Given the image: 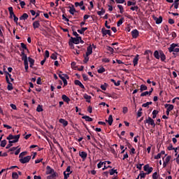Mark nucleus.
Listing matches in <instances>:
<instances>
[{
    "instance_id": "obj_1",
    "label": "nucleus",
    "mask_w": 179,
    "mask_h": 179,
    "mask_svg": "<svg viewBox=\"0 0 179 179\" xmlns=\"http://www.w3.org/2000/svg\"><path fill=\"white\" fill-rule=\"evenodd\" d=\"M6 139L8 141H12L13 139L14 141L19 142V139H20V134H18V135L9 134V136H7Z\"/></svg>"
},
{
    "instance_id": "obj_13",
    "label": "nucleus",
    "mask_w": 179,
    "mask_h": 179,
    "mask_svg": "<svg viewBox=\"0 0 179 179\" xmlns=\"http://www.w3.org/2000/svg\"><path fill=\"white\" fill-rule=\"evenodd\" d=\"M154 20H155V23L157 24H160L162 23V22H163V17H162V16H159V17H155L154 18Z\"/></svg>"
},
{
    "instance_id": "obj_62",
    "label": "nucleus",
    "mask_w": 179,
    "mask_h": 179,
    "mask_svg": "<svg viewBox=\"0 0 179 179\" xmlns=\"http://www.w3.org/2000/svg\"><path fill=\"white\" fill-rule=\"evenodd\" d=\"M50 58L52 59H57V55H55V53H52L50 56Z\"/></svg>"
},
{
    "instance_id": "obj_40",
    "label": "nucleus",
    "mask_w": 179,
    "mask_h": 179,
    "mask_svg": "<svg viewBox=\"0 0 179 179\" xmlns=\"http://www.w3.org/2000/svg\"><path fill=\"white\" fill-rule=\"evenodd\" d=\"M0 142H1L0 146L1 148H5V146H6V143H7L6 140H3V141H1Z\"/></svg>"
},
{
    "instance_id": "obj_55",
    "label": "nucleus",
    "mask_w": 179,
    "mask_h": 179,
    "mask_svg": "<svg viewBox=\"0 0 179 179\" xmlns=\"http://www.w3.org/2000/svg\"><path fill=\"white\" fill-rule=\"evenodd\" d=\"M49 57H50V52L48 50H45L44 58L47 59V58H49Z\"/></svg>"
},
{
    "instance_id": "obj_7",
    "label": "nucleus",
    "mask_w": 179,
    "mask_h": 179,
    "mask_svg": "<svg viewBox=\"0 0 179 179\" xmlns=\"http://www.w3.org/2000/svg\"><path fill=\"white\" fill-rule=\"evenodd\" d=\"M92 54H93V47L92 46V45H90L87 48V52H86L85 55H92Z\"/></svg>"
},
{
    "instance_id": "obj_26",
    "label": "nucleus",
    "mask_w": 179,
    "mask_h": 179,
    "mask_svg": "<svg viewBox=\"0 0 179 179\" xmlns=\"http://www.w3.org/2000/svg\"><path fill=\"white\" fill-rule=\"evenodd\" d=\"M28 61L29 62L30 68H33V66H34V59L31 57H28Z\"/></svg>"
},
{
    "instance_id": "obj_18",
    "label": "nucleus",
    "mask_w": 179,
    "mask_h": 179,
    "mask_svg": "<svg viewBox=\"0 0 179 179\" xmlns=\"http://www.w3.org/2000/svg\"><path fill=\"white\" fill-rule=\"evenodd\" d=\"M165 108H167L169 111H173L174 110V106L171 104H165Z\"/></svg>"
},
{
    "instance_id": "obj_36",
    "label": "nucleus",
    "mask_w": 179,
    "mask_h": 179,
    "mask_svg": "<svg viewBox=\"0 0 179 179\" xmlns=\"http://www.w3.org/2000/svg\"><path fill=\"white\" fill-rule=\"evenodd\" d=\"M122 23H124V17L120 18V20L117 22V27H120V26H121Z\"/></svg>"
},
{
    "instance_id": "obj_49",
    "label": "nucleus",
    "mask_w": 179,
    "mask_h": 179,
    "mask_svg": "<svg viewBox=\"0 0 179 179\" xmlns=\"http://www.w3.org/2000/svg\"><path fill=\"white\" fill-rule=\"evenodd\" d=\"M118 9H120V13H124V6L122 5H117Z\"/></svg>"
},
{
    "instance_id": "obj_56",
    "label": "nucleus",
    "mask_w": 179,
    "mask_h": 179,
    "mask_svg": "<svg viewBox=\"0 0 179 179\" xmlns=\"http://www.w3.org/2000/svg\"><path fill=\"white\" fill-rule=\"evenodd\" d=\"M161 158H162V155H161L160 153H158L157 155H155V156L154 157V159H155V160H159V159H161Z\"/></svg>"
},
{
    "instance_id": "obj_29",
    "label": "nucleus",
    "mask_w": 179,
    "mask_h": 179,
    "mask_svg": "<svg viewBox=\"0 0 179 179\" xmlns=\"http://www.w3.org/2000/svg\"><path fill=\"white\" fill-rule=\"evenodd\" d=\"M113 120L112 115H109L108 120H106V122H108L109 124V125H113Z\"/></svg>"
},
{
    "instance_id": "obj_43",
    "label": "nucleus",
    "mask_w": 179,
    "mask_h": 179,
    "mask_svg": "<svg viewBox=\"0 0 179 179\" xmlns=\"http://www.w3.org/2000/svg\"><path fill=\"white\" fill-rule=\"evenodd\" d=\"M98 73H103L106 72V69L104 67H101L97 70Z\"/></svg>"
},
{
    "instance_id": "obj_37",
    "label": "nucleus",
    "mask_w": 179,
    "mask_h": 179,
    "mask_svg": "<svg viewBox=\"0 0 179 179\" xmlns=\"http://www.w3.org/2000/svg\"><path fill=\"white\" fill-rule=\"evenodd\" d=\"M159 114V111L158 110H154L152 111V118L153 120H155V118H156L157 115Z\"/></svg>"
},
{
    "instance_id": "obj_22",
    "label": "nucleus",
    "mask_w": 179,
    "mask_h": 179,
    "mask_svg": "<svg viewBox=\"0 0 179 179\" xmlns=\"http://www.w3.org/2000/svg\"><path fill=\"white\" fill-rule=\"evenodd\" d=\"M59 122H60V124H62V125L64 127H67L68 126V121H66L64 119H62V118L59 119Z\"/></svg>"
},
{
    "instance_id": "obj_47",
    "label": "nucleus",
    "mask_w": 179,
    "mask_h": 179,
    "mask_svg": "<svg viewBox=\"0 0 179 179\" xmlns=\"http://www.w3.org/2000/svg\"><path fill=\"white\" fill-rule=\"evenodd\" d=\"M57 172L53 171V173L50 176H49V178L55 179V177H57Z\"/></svg>"
},
{
    "instance_id": "obj_61",
    "label": "nucleus",
    "mask_w": 179,
    "mask_h": 179,
    "mask_svg": "<svg viewBox=\"0 0 179 179\" xmlns=\"http://www.w3.org/2000/svg\"><path fill=\"white\" fill-rule=\"evenodd\" d=\"M20 4L22 8H24V6H26V3L24 1H20Z\"/></svg>"
},
{
    "instance_id": "obj_31",
    "label": "nucleus",
    "mask_w": 179,
    "mask_h": 179,
    "mask_svg": "<svg viewBox=\"0 0 179 179\" xmlns=\"http://www.w3.org/2000/svg\"><path fill=\"white\" fill-rule=\"evenodd\" d=\"M86 30H87V27H83L81 29H78L77 31L80 34H83Z\"/></svg>"
},
{
    "instance_id": "obj_42",
    "label": "nucleus",
    "mask_w": 179,
    "mask_h": 179,
    "mask_svg": "<svg viewBox=\"0 0 179 179\" xmlns=\"http://www.w3.org/2000/svg\"><path fill=\"white\" fill-rule=\"evenodd\" d=\"M83 5H84L83 1H81L80 3L79 2L75 3V6L76 8H78V6H83Z\"/></svg>"
},
{
    "instance_id": "obj_23",
    "label": "nucleus",
    "mask_w": 179,
    "mask_h": 179,
    "mask_svg": "<svg viewBox=\"0 0 179 179\" xmlns=\"http://www.w3.org/2000/svg\"><path fill=\"white\" fill-rule=\"evenodd\" d=\"M62 99L64 101H65L66 103H69V101H71V99H69V97H68L66 95L63 94L62 96Z\"/></svg>"
},
{
    "instance_id": "obj_57",
    "label": "nucleus",
    "mask_w": 179,
    "mask_h": 179,
    "mask_svg": "<svg viewBox=\"0 0 179 179\" xmlns=\"http://www.w3.org/2000/svg\"><path fill=\"white\" fill-rule=\"evenodd\" d=\"M101 89L102 90H107V83H105L104 85H101Z\"/></svg>"
},
{
    "instance_id": "obj_4",
    "label": "nucleus",
    "mask_w": 179,
    "mask_h": 179,
    "mask_svg": "<svg viewBox=\"0 0 179 179\" xmlns=\"http://www.w3.org/2000/svg\"><path fill=\"white\" fill-rule=\"evenodd\" d=\"M144 124H149V125H152V127H156L155 120L150 117H148L147 120H144Z\"/></svg>"
},
{
    "instance_id": "obj_5",
    "label": "nucleus",
    "mask_w": 179,
    "mask_h": 179,
    "mask_svg": "<svg viewBox=\"0 0 179 179\" xmlns=\"http://www.w3.org/2000/svg\"><path fill=\"white\" fill-rule=\"evenodd\" d=\"M143 170H144V171H147L148 174H150V173H152V171H153V168L149 166V164H146L144 166Z\"/></svg>"
},
{
    "instance_id": "obj_28",
    "label": "nucleus",
    "mask_w": 179,
    "mask_h": 179,
    "mask_svg": "<svg viewBox=\"0 0 179 179\" xmlns=\"http://www.w3.org/2000/svg\"><path fill=\"white\" fill-rule=\"evenodd\" d=\"M154 57L156 59H160V52H159V50H155L154 52Z\"/></svg>"
},
{
    "instance_id": "obj_27",
    "label": "nucleus",
    "mask_w": 179,
    "mask_h": 179,
    "mask_svg": "<svg viewBox=\"0 0 179 179\" xmlns=\"http://www.w3.org/2000/svg\"><path fill=\"white\" fill-rule=\"evenodd\" d=\"M83 120H85V121H87L88 122H92L93 121V118L87 116V115H84L82 117Z\"/></svg>"
},
{
    "instance_id": "obj_12",
    "label": "nucleus",
    "mask_w": 179,
    "mask_h": 179,
    "mask_svg": "<svg viewBox=\"0 0 179 179\" xmlns=\"http://www.w3.org/2000/svg\"><path fill=\"white\" fill-rule=\"evenodd\" d=\"M62 73V71H59V78H60V79H62V80H64L66 78V79H69V76H68L67 74H61Z\"/></svg>"
},
{
    "instance_id": "obj_45",
    "label": "nucleus",
    "mask_w": 179,
    "mask_h": 179,
    "mask_svg": "<svg viewBox=\"0 0 179 179\" xmlns=\"http://www.w3.org/2000/svg\"><path fill=\"white\" fill-rule=\"evenodd\" d=\"M20 45L22 48H23V50H27V52H29V49H27V45H26V44H24V43H21Z\"/></svg>"
},
{
    "instance_id": "obj_38",
    "label": "nucleus",
    "mask_w": 179,
    "mask_h": 179,
    "mask_svg": "<svg viewBox=\"0 0 179 179\" xmlns=\"http://www.w3.org/2000/svg\"><path fill=\"white\" fill-rule=\"evenodd\" d=\"M84 64H87L89 62V55H84V60H83Z\"/></svg>"
},
{
    "instance_id": "obj_17",
    "label": "nucleus",
    "mask_w": 179,
    "mask_h": 179,
    "mask_svg": "<svg viewBox=\"0 0 179 179\" xmlns=\"http://www.w3.org/2000/svg\"><path fill=\"white\" fill-rule=\"evenodd\" d=\"M79 156H80L83 160H85L86 157H87V153L85 151L80 152Z\"/></svg>"
},
{
    "instance_id": "obj_52",
    "label": "nucleus",
    "mask_w": 179,
    "mask_h": 179,
    "mask_svg": "<svg viewBox=\"0 0 179 179\" xmlns=\"http://www.w3.org/2000/svg\"><path fill=\"white\" fill-rule=\"evenodd\" d=\"M138 9H139V7H138V6H134L130 8L131 10H136V12H138Z\"/></svg>"
},
{
    "instance_id": "obj_58",
    "label": "nucleus",
    "mask_w": 179,
    "mask_h": 179,
    "mask_svg": "<svg viewBox=\"0 0 179 179\" xmlns=\"http://www.w3.org/2000/svg\"><path fill=\"white\" fill-rule=\"evenodd\" d=\"M122 113H123V114H127V113H128V108L127 107H123Z\"/></svg>"
},
{
    "instance_id": "obj_8",
    "label": "nucleus",
    "mask_w": 179,
    "mask_h": 179,
    "mask_svg": "<svg viewBox=\"0 0 179 179\" xmlns=\"http://www.w3.org/2000/svg\"><path fill=\"white\" fill-rule=\"evenodd\" d=\"M8 11L10 13L9 18L10 19H13L16 15H15V13L13 12V7H8Z\"/></svg>"
},
{
    "instance_id": "obj_33",
    "label": "nucleus",
    "mask_w": 179,
    "mask_h": 179,
    "mask_svg": "<svg viewBox=\"0 0 179 179\" xmlns=\"http://www.w3.org/2000/svg\"><path fill=\"white\" fill-rule=\"evenodd\" d=\"M84 99H85V100H87V103H90V99H92V96L90 95H87V94H85Z\"/></svg>"
},
{
    "instance_id": "obj_16",
    "label": "nucleus",
    "mask_w": 179,
    "mask_h": 179,
    "mask_svg": "<svg viewBox=\"0 0 179 179\" xmlns=\"http://www.w3.org/2000/svg\"><path fill=\"white\" fill-rule=\"evenodd\" d=\"M138 61H139V55H136L133 59L134 66H136V65H138Z\"/></svg>"
},
{
    "instance_id": "obj_21",
    "label": "nucleus",
    "mask_w": 179,
    "mask_h": 179,
    "mask_svg": "<svg viewBox=\"0 0 179 179\" xmlns=\"http://www.w3.org/2000/svg\"><path fill=\"white\" fill-rule=\"evenodd\" d=\"M54 173V169H51V166H48L46 167V174H52Z\"/></svg>"
},
{
    "instance_id": "obj_19",
    "label": "nucleus",
    "mask_w": 179,
    "mask_h": 179,
    "mask_svg": "<svg viewBox=\"0 0 179 179\" xmlns=\"http://www.w3.org/2000/svg\"><path fill=\"white\" fill-rule=\"evenodd\" d=\"M34 29H38V27H40V21L39 20H36L35 22H33L32 24Z\"/></svg>"
},
{
    "instance_id": "obj_3",
    "label": "nucleus",
    "mask_w": 179,
    "mask_h": 179,
    "mask_svg": "<svg viewBox=\"0 0 179 179\" xmlns=\"http://www.w3.org/2000/svg\"><path fill=\"white\" fill-rule=\"evenodd\" d=\"M101 33L102 34L103 37H106V36H111V30L110 29H106V28L103 27L101 29Z\"/></svg>"
},
{
    "instance_id": "obj_48",
    "label": "nucleus",
    "mask_w": 179,
    "mask_h": 179,
    "mask_svg": "<svg viewBox=\"0 0 179 179\" xmlns=\"http://www.w3.org/2000/svg\"><path fill=\"white\" fill-rule=\"evenodd\" d=\"M26 155H27V152L24 151V152H22L19 155V158L20 159H23V157L24 156H26Z\"/></svg>"
},
{
    "instance_id": "obj_15",
    "label": "nucleus",
    "mask_w": 179,
    "mask_h": 179,
    "mask_svg": "<svg viewBox=\"0 0 179 179\" xmlns=\"http://www.w3.org/2000/svg\"><path fill=\"white\" fill-rule=\"evenodd\" d=\"M74 83L75 85H76V86H80L81 89H85V85H83V84H82V83L79 80H76L74 81Z\"/></svg>"
},
{
    "instance_id": "obj_34",
    "label": "nucleus",
    "mask_w": 179,
    "mask_h": 179,
    "mask_svg": "<svg viewBox=\"0 0 179 179\" xmlns=\"http://www.w3.org/2000/svg\"><path fill=\"white\" fill-rule=\"evenodd\" d=\"M144 90H148V86L145 85H141L140 86V92H144Z\"/></svg>"
},
{
    "instance_id": "obj_46",
    "label": "nucleus",
    "mask_w": 179,
    "mask_h": 179,
    "mask_svg": "<svg viewBox=\"0 0 179 179\" xmlns=\"http://www.w3.org/2000/svg\"><path fill=\"white\" fill-rule=\"evenodd\" d=\"M137 117L138 118L142 117V108H140L137 113Z\"/></svg>"
},
{
    "instance_id": "obj_53",
    "label": "nucleus",
    "mask_w": 179,
    "mask_h": 179,
    "mask_svg": "<svg viewBox=\"0 0 179 179\" xmlns=\"http://www.w3.org/2000/svg\"><path fill=\"white\" fill-rule=\"evenodd\" d=\"M151 104H152V101L147 102V103H143V104L142 105V107H145V108L149 107V106H150Z\"/></svg>"
},
{
    "instance_id": "obj_20",
    "label": "nucleus",
    "mask_w": 179,
    "mask_h": 179,
    "mask_svg": "<svg viewBox=\"0 0 179 179\" xmlns=\"http://www.w3.org/2000/svg\"><path fill=\"white\" fill-rule=\"evenodd\" d=\"M69 8L70 9L69 13H71V15H75V12H78V11H76V9L73 6V5H72V6H69Z\"/></svg>"
},
{
    "instance_id": "obj_44",
    "label": "nucleus",
    "mask_w": 179,
    "mask_h": 179,
    "mask_svg": "<svg viewBox=\"0 0 179 179\" xmlns=\"http://www.w3.org/2000/svg\"><path fill=\"white\" fill-rule=\"evenodd\" d=\"M136 5V2H132L131 1H127V6H135Z\"/></svg>"
},
{
    "instance_id": "obj_35",
    "label": "nucleus",
    "mask_w": 179,
    "mask_h": 179,
    "mask_svg": "<svg viewBox=\"0 0 179 179\" xmlns=\"http://www.w3.org/2000/svg\"><path fill=\"white\" fill-rule=\"evenodd\" d=\"M71 174H72V171L67 173H66V171H64V179L69 178V176H71Z\"/></svg>"
},
{
    "instance_id": "obj_63",
    "label": "nucleus",
    "mask_w": 179,
    "mask_h": 179,
    "mask_svg": "<svg viewBox=\"0 0 179 179\" xmlns=\"http://www.w3.org/2000/svg\"><path fill=\"white\" fill-rule=\"evenodd\" d=\"M139 176L141 178H145L146 177V173H141L139 174Z\"/></svg>"
},
{
    "instance_id": "obj_32",
    "label": "nucleus",
    "mask_w": 179,
    "mask_h": 179,
    "mask_svg": "<svg viewBox=\"0 0 179 179\" xmlns=\"http://www.w3.org/2000/svg\"><path fill=\"white\" fill-rule=\"evenodd\" d=\"M29 17V15L27 13H24L20 17V20H26Z\"/></svg>"
},
{
    "instance_id": "obj_14",
    "label": "nucleus",
    "mask_w": 179,
    "mask_h": 179,
    "mask_svg": "<svg viewBox=\"0 0 179 179\" xmlns=\"http://www.w3.org/2000/svg\"><path fill=\"white\" fill-rule=\"evenodd\" d=\"M159 55H160L159 58H161L162 62H164L166 61V55H164V52H163V51L160 50Z\"/></svg>"
},
{
    "instance_id": "obj_41",
    "label": "nucleus",
    "mask_w": 179,
    "mask_h": 179,
    "mask_svg": "<svg viewBox=\"0 0 179 179\" xmlns=\"http://www.w3.org/2000/svg\"><path fill=\"white\" fill-rule=\"evenodd\" d=\"M170 160H171V156L169 155L168 157H166L165 160L164 162L169 164L170 163Z\"/></svg>"
},
{
    "instance_id": "obj_25",
    "label": "nucleus",
    "mask_w": 179,
    "mask_h": 179,
    "mask_svg": "<svg viewBox=\"0 0 179 179\" xmlns=\"http://www.w3.org/2000/svg\"><path fill=\"white\" fill-rule=\"evenodd\" d=\"M70 43H72L73 44H79V41L77 38L71 37L70 39Z\"/></svg>"
},
{
    "instance_id": "obj_60",
    "label": "nucleus",
    "mask_w": 179,
    "mask_h": 179,
    "mask_svg": "<svg viewBox=\"0 0 179 179\" xmlns=\"http://www.w3.org/2000/svg\"><path fill=\"white\" fill-rule=\"evenodd\" d=\"M174 52H179V48H174L173 49V55H176V54Z\"/></svg>"
},
{
    "instance_id": "obj_59",
    "label": "nucleus",
    "mask_w": 179,
    "mask_h": 179,
    "mask_svg": "<svg viewBox=\"0 0 179 179\" xmlns=\"http://www.w3.org/2000/svg\"><path fill=\"white\" fill-rule=\"evenodd\" d=\"M107 50L110 52H114V49L111 46H107Z\"/></svg>"
},
{
    "instance_id": "obj_54",
    "label": "nucleus",
    "mask_w": 179,
    "mask_h": 179,
    "mask_svg": "<svg viewBox=\"0 0 179 179\" xmlns=\"http://www.w3.org/2000/svg\"><path fill=\"white\" fill-rule=\"evenodd\" d=\"M103 164H106V162H100L97 164L98 169H101V167H103Z\"/></svg>"
},
{
    "instance_id": "obj_6",
    "label": "nucleus",
    "mask_w": 179,
    "mask_h": 179,
    "mask_svg": "<svg viewBox=\"0 0 179 179\" xmlns=\"http://www.w3.org/2000/svg\"><path fill=\"white\" fill-rule=\"evenodd\" d=\"M131 36L134 38H138V37H139V31H138V29H134L131 31Z\"/></svg>"
},
{
    "instance_id": "obj_9",
    "label": "nucleus",
    "mask_w": 179,
    "mask_h": 179,
    "mask_svg": "<svg viewBox=\"0 0 179 179\" xmlns=\"http://www.w3.org/2000/svg\"><path fill=\"white\" fill-rule=\"evenodd\" d=\"M149 54H150V55H153V52H152V50H145L144 52V55H146V59L147 61H150V57H149Z\"/></svg>"
},
{
    "instance_id": "obj_51",
    "label": "nucleus",
    "mask_w": 179,
    "mask_h": 179,
    "mask_svg": "<svg viewBox=\"0 0 179 179\" xmlns=\"http://www.w3.org/2000/svg\"><path fill=\"white\" fill-rule=\"evenodd\" d=\"M5 75H6V80L7 81V78H12V74L9 73L8 71H5Z\"/></svg>"
},
{
    "instance_id": "obj_30",
    "label": "nucleus",
    "mask_w": 179,
    "mask_h": 179,
    "mask_svg": "<svg viewBox=\"0 0 179 179\" xmlns=\"http://www.w3.org/2000/svg\"><path fill=\"white\" fill-rule=\"evenodd\" d=\"M110 176H114V174H118V171L117 169H112L109 171Z\"/></svg>"
},
{
    "instance_id": "obj_64",
    "label": "nucleus",
    "mask_w": 179,
    "mask_h": 179,
    "mask_svg": "<svg viewBox=\"0 0 179 179\" xmlns=\"http://www.w3.org/2000/svg\"><path fill=\"white\" fill-rule=\"evenodd\" d=\"M152 178H153V179H157V172H155V173L152 174Z\"/></svg>"
},
{
    "instance_id": "obj_2",
    "label": "nucleus",
    "mask_w": 179,
    "mask_h": 179,
    "mask_svg": "<svg viewBox=\"0 0 179 179\" xmlns=\"http://www.w3.org/2000/svg\"><path fill=\"white\" fill-rule=\"evenodd\" d=\"M31 159V156L28 155L23 158H20V162L22 163V164H26V163H29V162H30Z\"/></svg>"
},
{
    "instance_id": "obj_39",
    "label": "nucleus",
    "mask_w": 179,
    "mask_h": 179,
    "mask_svg": "<svg viewBox=\"0 0 179 179\" xmlns=\"http://www.w3.org/2000/svg\"><path fill=\"white\" fill-rule=\"evenodd\" d=\"M12 178L13 179H17L19 178V175L16 172H13L12 173Z\"/></svg>"
},
{
    "instance_id": "obj_50",
    "label": "nucleus",
    "mask_w": 179,
    "mask_h": 179,
    "mask_svg": "<svg viewBox=\"0 0 179 179\" xmlns=\"http://www.w3.org/2000/svg\"><path fill=\"white\" fill-rule=\"evenodd\" d=\"M36 111L38 113H41V111H43V106L41 105H38L37 108H36Z\"/></svg>"
},
{
    "instance_id": "obj_24",
    "label": "nucleus",
    "mask_w": 179,
    "mask_h": 179,
    "mask_svg": "<svg viewBox=\"0 0 179 179\" xmlns=\"http://www.w3.org/2000/svg\"><path fill=\"white\" fill-rule=\"evenodd\" d=\"M152 94V91H145L141 94V97H145V96H150Z\"/></svg>"
},
{
    "instance_id": "obj_11",
    "label": "nucleus",
    "mask_w": 179,
    "mask_h": 179,
    "mask_svg": "<svg viewBox=\"0 0 179 179\" xmlns=\"http://www.w3.org/2000/svg\"><path fill=\"white\" fill-rule=\"evenodd\" d=\"M6 83L8 84L7 86L8 90H13V85L10 83V80H9V78L7 77V81Z\"/></svg>"
},
{
    "instance_id": "obj_10",
    "label": "nucleus",
    "mask_w": 179,
    "mask_h": 179,
    "mask_svg": "<svg viewBox=\"0 0 179 179\" xmlns=\"http://www.w3.org/2000/svg\"><path fill=\"white\" fill-rule=\"evenodd\" d=\"M176 47H179L178 43L171 44L170 47L168 48L169 52H173V50H174Z\"/></svg>"
}]
</instances>
